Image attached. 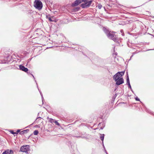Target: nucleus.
<instances>
[{
	"label": "nucleus",
	"mask_w": 154,
	"mask_h": 154,
	"mask_svg": "<svg viewBox=\"0 0 154 154\" xmlns=\"http://www.w3.org/2000/svg\"><path fill=\"white\" fill-rule=\"evenodd\" d=\"M125 72H118L113 76V79L116 82V84L119 85L124 83V80L122 76L124 75Z\"/></svg>",
	"instance_id": "nucleus-1"
},
{
	"label": "nucleus",
	"mask_w": 154,
	"mask_h": 154,
	"mask_svg": "<svg viewBox=\"0 0 154 154\" xmlns=\"http://www.w3.org/2000/svg\"><path fill=\"white\" fill-rule=\"evenodd\" d=\"M107 37L111 39L114 42L117 41L116 35H115V32L109 31L107 30H106L105 32Z\"/></svg>",
	"instance_id": "nucleus-2"
},
{
	"label": "nucleus",
	"mask_w": 154,
	"mask_h": 154,
	"mask_svg": "<svg viewBox=\"0 0 154 154\" xmlns=\"http://www.w3.org/2000/svg\"><path fill=\"white\" fill-rule=\"evenodd\" d=\"M34 5L35 7L38 10H41L43 7L42 3L39 0H35L34 2Z\"/></svg>",
	"instance_id": "nucleus-3"
},
{
	"label": "nucleus",
	"mask_w": 154,
	"mask_h": 154,
	"mask_svg": "<svg viewBox=\"0 0 154 154\" xmlns=\"http://www.w3.org/2000/svg\"><path fill=\"white\" fill-rule=\"evenodd\" d=\"M92 1L91 0L90 1L88 2H85V3L82 4L81 5V6L82 8H85L87 7L90 6V5L91 4Z\"/></svg>",
	"instance_id": "nucleus-4"
},
{
	"label": "nucleus",
	"mask_w": 154,
	"mask_h": 154,
	"mask_svg": "<svg viewBox=\"0 0 154 154\" xmlns=\"http://www.w3.org/2000/svg\"><path fill=\"white\" fill-rule=\"evenodd\" d=\"M28 149L29 146L27 145L22 146L20 149V150L21 152H28Z\"/></svg>",
	"instance_id": "nucleus-5"
},
{
	"label": "nucleus",
	"mask_w": 154,
	"mask_h": 154,
	"mask_svg": "<svg viewBox=\"0 0 154 154\" xmlns=\"http://www.w3.org/2000/svg\"><path fill=\"white\" fill-rule=\"evenodd\" d=\"M46 18L48 19L50 21L56 22L57 21V20L53 16L50 17L48 15H47Z\"/></svg>",
	"instance_id": "nucleus-6"
},
{
	"label": "nucleus",
	"mask_w": 154,
	"mask_h": 154,
	"mask_svg": "<svg viewBox=\"0 0 154 154\" xmlns=\"http://www.w3.org/2000/svg\"><path fill=\"white\" fill-rule=\"evenodd\" d=\"M82 2L81 0H76L74 3L72 4V6H76Z\"/></svg>",
	"instance_id": "nucleus-7"
},
{
	"label": "nucleus",
	"mask_w": 154,
	"mask_h": 154,
	"mask_svg": "<svg viewBox=\"0 0 154 154\" xmlns=\"http://www.w3.org/2000/svg\"><path fill=\"white\" fill-rule=\"evenodd\" d=\"M19 68L20 70L25 72H26L28 71V69L22 65H20Z\"/></svg>",
	"instance_id": "nucleus-8"
},
{
	"label": "nucleus",
	"mask_w": 154,
	"mask_h": 154,
	"mask_svg": "<svg viewBox=\"0 0 154 154\" xmlns=\"http://www.w3.org/2000/svg\"><path fill=\"white\" fill-rule=\"evenodd\" d=\"M2 154H13V151L11 150L7 149Z\"/></svg>",
	"instance_id": "nucleus-9"
},
{
	"label": "nucleus",
	"mask_w": 154,
	"mask_h": 154,
	"mask_svg": "<svg viewBox=\"0 0 154 154\" xmlns=\"http://www.w3.org/2000/svg\"><path fill=\"white\" fill-rule=\"evenodd\" d=\"M29 131V129H27L26 130H23L20 132V133H19V134L21 135H23L24 134H26L28 133Z\"/></svg>",
	"instance_id": "nucleus-10"
},
{
	"label": "nucleus",
	"mask_w": 154,
	"mask_h": 154,
	"mask_svg": "<svg viewBox=\"0 0 154 154\" xmlns=\"http://www.w3.org/2000/svg\"><path fill=\"white\" fill-rule=\"evenodd\" d=\"M49 121L51 123L54 122L55 124L56 125H59V123L57 122V121L52 119H49Z\"/></svg>",
	"instance_id": "nucleus-11"
},
{
	"label": "nucleus",
	"mask_w": 154,
	"mask_h": 154,
	"mask_svg": "<svg viewBox=\"0 0 154 154\" xmlns=\"http://www.w3.org/2000/svg\"><path fill=\"white\" fill-rule=\"evenodd\" d=\"M35 122V123H38V122H41V123L40 124V125H42V119H39V118L37 119L36 120Z\"/></svg>",
	"instance_id": "nucleus-12"
},
{
	"label": "nucleus",
	"mask_w": 154,
	"mask_h": 154,
	"mask_svg": "<svg viewBox=\"0 0 154 154\" xmlns=\"http://www.w3.org/2000/svg\"><path fill=\"white\" fill-rule=\"evenodd\" d=\"M100 138L101 141H102L103 143V141L104 138V134H100Z\"/></svg>",
	"instance_id": "nucleus-13"
},
{
	"label": "nucleus",
	"mask_w": 154,
	"mask_h": 154,
	"mask_svg": "<svg viewBox=\"0 0 154 154\" xmlns=\"http://www.w3.org/2000/svg\"><path fill=\"white\" fill-rule=\"evenodd\" d=\"M38 133V130H35L33 132V134L35 135H37Z\"/></svg>",
	"instance_id": "nucleus-14"
},
{
	"label": "nucleus",
	"mask_w": 154,
	"mask_h": 154,
	"mask_svg": "<svg viewBox=\"0 0 154 154\" xmlns=\"http://www.w3.org/2000/svg\"><path fill=\"white\" fill-rule=\"evenodd\" d=\"M127 83L128 84H129L130 85L129 80L128 76L127 77Z\"/></svg>",
	"instance_id": "nucleus-15"
},
{
	"label": "nucleus",
	"mask_w": 154,
	"mask_h": 154,
	"mask_svg": "<svg viewBox=\"0 0 154 154\" xmlns=\"http://www.w3.org/2000/svg\"><path fill=\"white\" fill-rule=\"evenodd\" d=\"M9 131L12 134H14L15 132L12 130H9Z\"/></svg>",
	"instance_id": "nucleus-16"
},
{
	"label": "nucleus",
	"mask_w": 154,
	"mask_h": 154,
	"mask_svg": "<svg viewBox=\"0 0 154 154\" xmlns=\"http://www.w3.org/2000/svg\"><path fill=\"white\" fill-rule=\"evenodd\" d=\"M98 8L99 9H101V8L102 7V5H101L100 4H98Z\"/></svg>",
	"instance_id": "nucleus-17"
},
{
	"label": "nucleus",
	"mask_w": 154,
	"mask_h": 154,
	"mask_svg": "<svg viewBox=\"0 0 154 154\" xmlns=\"http://www.w3.org/2000/svg\"><path fill=\"white\" fill-rule=\"evenodd\" d=\"M135 99L137 101H140L139 99L137 97H136L135 98Z\"/></svg>",
	"instance_id": "nucleus-18"
},
{
	"label": "nucleus",
	"mask_w": 154,
	"mask_h": 154,
	"mask_svg": "<svg viewBox=\"0 0 154 154\" xmlns=\"http://www.w3.org/2000/svg\"><path fill=\"white\" fill-rule=\"evenodd\" d=\"M22 129H18L17 131V132L18 133H20V132L21 131V130Z\"/></svg>",
	"instance_id": "nucleus-19"
},
{
	"label": "nucleus",
	"mask_w": 154,
	"mask_h": 154,
	"mask_svg": "<svg viewBox=\"0 0 154 154\" xmlns=\"http://www.w3.org/2000/svg\"><path fill=\"white\" fill-rule=\"evenodd\" d=\"M18 132H17V131L16 132H15V133H14V134H18Z\"/></svg>",
	"instance_id": "nucleus-20"
},
{
	"label": "nucleus",
	"mask_w": 154,
	"mask_h": 154,
	"mask_svg": "<svg viewBox=\"0 0 154 154\" xmlns=\"http://www.w3.org/2000/svg\"><path fill=\"white\" fill-rule=\"evenodd\" d=\"M129 86V87H130V88H131V85H130H130L129 84H128Z\"/></svg>",
	"instance_id": "nucleus-21"
},
{
	"label": "nucleus",
	"mask_w": 154,
	"mask_h": 154,
	"mask_svg": "<svg viewBox=\"0 0 154 154\" xmlns=\"http://www.w3.org/2000/svg\"><path fill=\"white\" fill-rule=\"evenodd\" d=\"M105 152L107 154H107V152L105 150Z\"/></svg>",
	"instance_id": "nucleus-22"
},
{
	"label": "nucleus",
	"mask_w": 154,
	"mask_h": 154,
	"mask_svg": "<svg viewBox=\"0 0 154 154\" xmlns=\"http://www.w3.org/2000/svg\"><path fill=\"white\" fill-rule=\"evenodd\" d=\"M90 128H92V127H90Z\"/></svg>",
	"instance_id": "nucleus-23"
},
{
	"label": "nucleus",
	"mask_w": 154,
	"mask_h": 154,
	"mask_svg": "<svg viewBox=\"0 0 154 154\" xmlns=\"http://www.w3.org/2000/svg\"><path fill=\"white\" fill-rule=\"evenodd\" d=\"M101 129H103V128H101Z\"/></svg>",
	"instance_id": "nucleus-24"
}]
</instances>
